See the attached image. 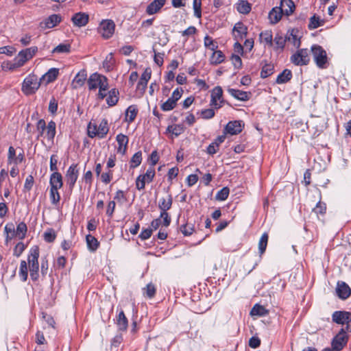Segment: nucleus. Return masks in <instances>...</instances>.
I'll list each match as a JSON object with an SVG mask.
<instances>
[{
	"label": "nucleus",
	"instance_id": "obj_33",
	"mask_svg": "<svg viewBox=\"0 0 351 351\" xmlns=\"http://www.w3.org/2000/svg\"><path fill=\"white\" fill-rule=\"evenodd\" d=\"M56 237L57 232L51 228H47L43 235L44 240L47 243L53 242L56 240Z\"/></svg>",
	"mask_w": 351,
	"mask_h": 351
},
{
	"label": "nucleus",
	"instance_id": "obj_49",
	"mask_svg": "<svg viewBox=\"0 0 351 351\" xmlns=\"http://www.w3.org/2000/svg\"><path fill=\"white\" fill-rule=\"evenodd\" d=\"M142 161V153L141 152H138L135 153L130 160V167L132 168H135L140 165Z\"/></svg>",
	"mask_w": 351,
	"mask_h": 351
},
{
	"label": "nucleus",
	"instance_id": "obj_9",
	"mask_svg": "<svg viewBox=\"0 0 351 351\" xmlns=\"http://www.w3.org/2000/svg\"><path fill=\"white\" fill-rule=\"evenodd\" d=\"M115 24L113 21L110 19L103 20L98 27V32L101 36L108 39L112 37L114 32Z\"/></svg>",
	"mask_w": 351,
	"mask_h": 351
},
{
	"label": "nucleus",
	"instance_id": "obj_42",
	"mask_svg": "<svg viewBox=\"0 0 351 351\" xmlns=\"http://www.w3.org/2000/svg\"><path fill=\"white\" fill-rule=\"evenodd\" d=\"M156 293V288L155 285L150 282L143 289V294L147 298L151 299L153 298Z\"/></svg>",
	"mask_w": 351,
	"mask_h": 351
},
{
	"label": "nucleus",
	"instance_id": "obj_54",
	"mask_svg": "<svg viewBox=\"0 0 351 351\" xmlns=\"http://www.w3.org/2000/svg\"><path fill=\"white\" fill-rule=\"evenodd\" d=\"M35 342L38 346H44L47 344V341L44 336L43 332L38 330L35 335Z\"/></svg>",
	"mask_w": 351,
	"mask_h": 351
},
{
	"label": "nucleus",
	"instance_id": "obj_29",
	"mask_svg": "<svg viewBox=\"0 0 351 351\" xmlns=\"http://www.w3.org/2000/svg\"><path fill=\"white\" fill-rule=\"evenodd\" d=\"M119 91L116 88H113L108 91L107 95L106 102L110 106H113L117 104L119 100Z\"/></svg>",
	"mask_w": 351,
	"mask_h": 351
},
{
	"label": "nucleus",
	"instance_id": "obj_39",
	"mask_svg": "<svg viewBox=\"0 0 351 351\" xmlns=\"http://www.w3.org/2000/svg\"><path fill=\"white\" fill-rule=\"evenodd\" d=\"M252 315L265 316L268 314V311L262 305L256 304L252 308Z\"/></svg>",
	"mask_w": 351,
	"mask_h": 351
},
{
	"label": "nucleus",
	"instance_id": "obj_1",
	"mask_svg": "<svg viewBox=\"0 0 351 351\" xmlns=\"http://www.w3.org/2000/svg\"><path fill=\"white\" fill-rule=\"evenodd\" d=\"M39 248L38 246L32 247L27 256L30 277L33 281H36L39 278Z\"/></svg>",
	"mask_w": 351,
	"mask_h": 351
},
{
	"label": "nucleus",
	"instance_id": "obj_36",
	"mask_svg": "<svg viewBox=\"0 0 351 351\" xmlns=\"http://www.w3.org/2000/svg\"><path fill=\"white\" fill-rule=\"evenodd\" d=\"M269 235L267 232H264L260 238L258 242V252L260 255L263 254L267 246Z\"/></svg>",
	"mask_w": 351,
	"mask_h": 351
},
{
	"label": "nucleus",
	"instance_id": "obj_43",
	"mask_svg": "<svg viewBox=\"0 0 351 351\" xmlns=\"http://www.w3.org/2000/svg\"><path fill=\"white\" fill-rule=\"evenodd\" d=\"M113 201L119 205L123 206L127 203L128 199L125 193L121 190H119L116 192Z\"/></svg>",
	"mask_w": 351,
	"mask_h": 351
},
{
	"label": "nucleus",
	"instance_id": "obj_12",
	"mask_svg": "<svg viewBox=\"0 0 351 351\" xmlns=\"http://www.w3.org/2000/svg\"><path fill=\"white\" fill-rule=\"evenodd\" d=\"M332 320L337 324L346 325L348 322L351 321V313L346 311H336L332 314Z\"/></svg>",
	"mask_w": 351,
	"mask_h": 351
},
{
	"label": "nucleus",
	"instance_id": "obj_37",
	"mask_svg": "<svg viewBox=\"0 0 351 351\" xmlns=\"http://www.w3.org/2000/svg\"><path fill=\"white\" fill-rule=\"evenodd\" d=\"M192 221H186V222L180 226V230L184 236H189L194 232L195 226Z\"/></svg>",
	"mask_w": 351,
	"mask_h": 351
},
{
	"label": "nucleus",
	"instance_id": "obj_44",
	"mask_svg": "<svg viewBox=\"0 0 351 351\" xmlns=\"http://www.w3.org/2000/svg\"><path fill=\"white\" fill-rule=\"evenodd\" d=\"M237 11L241 14H247L251 10L250 4L246 1H240L237 4Z\"/></svg>",
	"mask_w": 351,
	"mask_h": 351
},
{
	"label": "nucleus",
	"instance_id": "obj_15",
	"mask_svg": "<svg viewBox=\"0 0 351 351\" xmlns=\"http://www.w3.org/2000/svg\"><path fill=\"white\" fill-rule=\"evenodd\" d=\"M89 16L85 12L75 13L71 18L73 25L78 27H84L88 23Z\"/></svg>",
	"mask_w": 351,
	"mask_h": 351
},
{
	"label": "nucleus",
	"instance_id": "obj_53",
	"mask_svg": "<svg viewBox=\"0 0 351 351\" xmlns=\"http://www.w3.org/2000/svg\"><path fill=\"white\" fill-rule=\"evenodd\" d=\"M287 40V38H284L282 36L277 34L275 36L274 40L275 45H276V49H283Z\"/></svg>",
	"mask_w": 351,
	"mask_h": 351
},
{
	"label": "nucleus",
	"instance_id": "obj_3",
	"mask_svg": "<svg viewBox=\"0 0 351 351\" xmlns=\"http://www.w3.org/2000/svg\"><path fill=\"white\" fill-rule=\"evenodd\" d=\"M108 131L109 128L106 119H102L98 125L96 123L90 122L87 128L88 135L90 138L97 136L103 138L108 134Z\"/></svg>",
	"mask_w": 351,
	"mask_h": 351
},
{
	"label": "nucleus",
	"instance_id": "obj_5",
	"mask_svg": "<svg viewBox=\"0 0 351 351\" xmlns=\"http://www.w3.org/2000/svg\"><path fill=\"white\" fill-rule=\"evenodd\" d=\"M87 84L89 90H96L100 87H105V85L108 84V78L97 73H94L90 75L87 80ZM104 89V88H102Z\"/></svg>",
	"mask_w": 351,
	"mask_h": 351
},
{
	"label": "nucleus",
	"instance_id": "obj_38",
	"mask_svg": "<svg viewBox=\"0 0 351 351\" xmlns=\"http://www.w3.org/2000/svg\"><path fill=\"white\" fill-rule=\"evenodd\" d=\"M26 232H27V226L23 221H21V223H19L17 225V226L16 228V230H15L16 237H16L19 239H23L25 238Z\"/></svg>",
	"mask_w": 351,
	"mask_h": 351
},
{
	"label": "nucleus",
	"instance_id": "obj_61",
	"mask_svg": "<svg viewBox=\"0 0 351 351\" xmlns=\"http://www.w3.org/2000/svg\"><path fill=\"white\" fill-rule=\"evenodd\" d=\"M322 25L319 21V18L315 16H313L310 19V23L308 24V27L310 29H315L319 27Z\"/></svg>",
	"mask_w": 351,
	"mask_h": 351
},
{
	"label": "nucleus",
	"instance_id": "obj_45",
	"mask_svg": "<svg viewBox=\"0 0 351 351\" xmlns=\"http://www.w3.org/2000/svg\"><path fill=\"white\" fill-rule=\"evenodd\" d=\"M71 51V45L62 43L52 50L53 53H68Z\"/></svg>",
	"mask_w": 351,
	"mask_h": 351
},
{
	"label": "nucleus",
	"instance_id": "obj_16",
	"mask_svg": "<svg viewBox=\"0 0 351 351\" xmlns=\"http://www.w3.org/2000/svg\"><path fill=\"white\" fill-rule=\"evenodd\" d=\"M336 292L338 297L342 300H346L351 295V289L345 282H338Z\"/></svg>",
	"mask_w": 351,
	"mask_h": 351
},
{
	"label": "nucleus",
	"instance_id": "obj_13",
	"mask_svg": "<svg viewBox=\"0 0 351 351\" xmlns=\"http://www.w3.org/2000/svg\"><path fill=\"white\" fill-rule=\"evenodd\" d=\"M62 21L60 14H53L40 22L39 27L42 29H51L57 26Z\"/></svg>",
	"mask_w": 351,
	"mask_h": 351
},
{
	"label": "nucleus",
	"instance_id": "obj_22",
	"mask_svg": "<svg viewBox=\"0 0 351 351\" xmlns=\"http://www.w3.org/2000/svg\"><path fill=\"white\" fill-rule=\"evenodd\" d=\"M233 34L237 40H242L247 35V27L242 23H237L233 28Z\"/></svg>",
	"mask_w": 351,
	"mask_h": 351
},
{
	"label": "nucleus",
	"instance_id": "obj_27",
	"mask_svg": "<svg viewBox=\"0 0 351 351\" xmlns=\"http://www.w3.org/2000/svg\"><path fill=\"white\" fill-rule=\"evenodd\" d=\"M284 14L280 7L274 8L269 13V19L272 24L277 23Z\"/></svg>",
	"mask_w": 351,
	"mask_h": 351
},
{
	"label": "nucleus",
	"instance_id": "obj_52",
	"mask_svg": "<svg viewBox=\"0 0 351 351\" xmlns=\"http://www.w3.org/2000/svg\"><path fill=\"white\" fill-rule=\"evenodd\" d=\"M177 102H176L171 97H169L165 102L161 105V109L163 111H169L173 110Z\"/></svg>",
	"mask_w": 351,
	"mask_h": 351
},
{
	"label": "nucleus",
	"instance_id": "obj_58",
	"mask_svg": "<svg viewBox=\"0 0 351 351\" xmlns=\"http://www.w3.org/2000/svg\"><path fill=\"white\" fill-rule=\"evenodd\" d=\"M155 176V169L153 167H149L147 170L146 171V173L143 175V179L147 180V182H151Z\"/></svg>",
	"mask_w": 351,
	"mask_h": 351
},
{
	"label": "nucleus",
	"instance_id": "obj_34",
	"mask_svg": "<svg viewBox=\"0 0 351 351\" xmlns=\"http://www.w3.org/2000/svg\"><path fill=\"white\" fill-rule=\"evenodd\" d=\"M138 109L135 106H130L125 112V121L132 123L136 118Z\"/></svg>",
	"mask_w": 351,
	"mask_h": 351
},
{
	"label": "nucleus",
	"instance_id": "obj_25",
	"mask_svg": "<svg viewBox=\"0 0 351 351\" xmlns=\"http://www.w3.org/2000/svg\"><path fill=\"white\" fill-rule=\"evenodd\" d=\"M50 186L51 188L60 189L62 186V177L58 172H53L50 177Z\"/></svg>",
	"mask_w": 351,
	"mask_h": 351
},
{
	"label": "nucleus",
	"instance_id": "obj_62",
	"mask_svg": "<svg viewBox=\"0 0 351 351\" xmlns=\"http://www.w3.org/2000/svg\"><path fill=\"white\" fill-rule=\"evenodd\" d=\"M34 183V177L32 175H29L25 182L24 189L29 191L32 189Z\"/></svg>",
	"mask_w": 351,
	"mask_h": 351
},
{
	"label": "nucleus",
	"instance_id": "obj_10",
	"mask_svg": "<svg viewBox=\"0 0 351 351\" xmlns=\"http://www.w3.org/2000/svg\"><path fill=\"white\" fill-rule=\"evenodd\" d=\"M159 208L160 209V219H168L169 215L167 213L172 205V197L171 195L167 194L165 197L159 200Z\"/></svg>",
	"mask_w": 351,
	"mask_h": 351
},
{
	"label": "nucleus",
	"instance_id": "obj_7",
	"mask_svg": "<svg viewBox=\"0 0 351 351\" xmlns=\"http://www.w3.org/2000/svg\"><path fill=\"white\" fill-rule=\"evenodd\" d=\"M37 47H31L20 51L18 55L15 57L16 60V66H23L25 62L32 59L37 53Z\"/></svg>",
	"mask_w": 351,
	"mask_h": 351
},
{
	"label": "nucleus",
	"instance_id": "obj_2",
	"mask_svg": "<svg viewBox=\"0 0 351 351\" xmlns=\"http://www.w3.org/2000/svg\"><path fill=\"white\" fill-rule=\"evenodd\" d=\"M42 83L41 79L32 73L28 75L22 83L21 90L25 95L34 94L40 88Z\"/></svg>",
	"mask_w": 351,
	"mask_h": 351
},
{
	"label": "nucleus",
	"instance_id": "obj_64",
	"mask_svg": "<svg viewBox=\"0 0 351 351\" xmlns=\"http://www.w3.org/2000/svg\"><path fill=\"white\" fill-rule=\"evenodd\" d=\"M261 343V339L258 337H252L249 340V346L256 349L260 346Z\"/></svg>",
	"mask_w": 351,
	"mask_h": 351
},
{
	"label": "nucleus",
	"instance_id": "obj_20",
	"mask_svg": "<svg viewBox=\"0 0 351 351\" xmlns=\"http://www.w3.org/2000/svg\"><path fill=\"white\" fill-rule=\"evenodd\" d=\"M152 71L149 68H147L140 78L137 84L136 88L142 92H144L146 89L147 82L151 77Z\"/></svg>",
	"mask_w": 351,
	"mask_h": 351
},
{
	"label": "nucleus",
	"instance_id": "obj_8",
	"mask_svg": "<svg viewBox=\"0 0 351 351\" xmlns=\"http://www.w3.org/2000/svg\"><path fill=\"white\" fill-rule=\"evenodd\" d=\"M309 55L307 49H299L291 56V62L297 66L306 65L310 62Z\"/></svg>",
	"mask_w": 351,
	"mask_h": 351
},
{
	"label": "nucleus",
	"instance_id": "obj_17",
	"mask_svg": "<svg viewBox=\"0 0 351 351\" xmlns=\"http://www.w3.org/2000/svg\"><path fill=\"white\" fill-rule=\"evenodd\" d=\"M86 80L87 73L86 70L82 69L75 76L74 79L71 82L72 88L74 89H77L80 87H82L84 84Z\"/></svg>",
	"mask_w": 351,
	"mask_h": 351
},
{
	"label": "nucleus",
	"instance_id": "obj_18",
	"mask_svg": "<svg viewBox=\"0 0 351 351\" xmlns=\"http://www.w3.org/2000/svg\"><path fill=\"white\" fill-rule=\"evenodd\" d=\"M115 324L119 331L125 332L127 330L128 327V319L123 310H121L117 315Z\"/></svg>",
	"mask_w": 351,
	"mask_h": 351
},
{
	"label": "nucleus",
	"instance_id": "obj_19",
	"mask_svg": "<svg viewBox=\"0 0 351 351\" xmlns=\"http://www.w3.org/2000/svg\"><path fill=\"white\" fill-rule=\"evenodd\" d=\"M166 0H154L146 8V13L149 15H153L160 12L165 5Z\"/></svg>",
	"mask_w": 351,
	"mask_h": 351
},
{
	"label": "nucleus",
	"instance_id": "obj_47",
	"mask_svg": "<svg viewBox=\"0 0 351 351\" xmlns=\"http://www.w3.org/2000/svg\"><path fill=\"white\" fill-rule=\"evenodd\" d=\"M326 210V204L323 202H319L316 206L313 209V213L317 215V217H323Z\"/></svg>",
	"mask_w": 351,
	"mask_h": 351
},
{
	"label": "nucleus",
	"instance_id": "obj_35",
	"mask_svg": "<svg viewBox=\"0 0 351 351\" xmlns=\"http://www.w3.org/2000/svg\"><path fill=\"white\" fill-rule=\"evenodd\" d=\"M15 230H16V226L12 222L8 223L5 226V232L6 234V241L12 239L13 238H15L16 234H15Z\"/></svg>",
	"mask_w": 351,
	"mask_h": 351
},
{
	"label": "nucleus",
	"instance_id": "obj_14",
	"mask_svg": "<svg viewBox=\"0 0 351 351\" xmlns=\"http://www.w3.org/2000/svg\"><path fill=\"white\" fill-rule=\"evenodd\" d=\"M78 169H77V164H73L71 165L65 175V178L66 180L67 184H69L70 189H73L76 180L78 178Z\"/></svg>",
	"mask_w": 351,
	"mask_h": 351
},
{
	"label": "nucleus",
	"instance_id": "obj_51",
	"mask_svg": "<svg viewBox=\"0 0 351 351\" xmlns=\"http://www.w3.org/2000/svg\"><path fill=\"white\" fill-rule=\"evenodd\" d=\"M193 8L194 10V16L200 19L202 17V1L193 0Z\"/></svg>",
	"mask_w": 351,
	"mask_h": 351
},
{
	"label": "nucleus",
	"instance_id": "obj_46",
	"mask_svg": "<svg viewBox=\"0 0 351 351\" xmlns=\"http://www.w3.org/2000/svg\"><path fill=\"white\" fill-rule=\"evenodd\" d=\"M167 131L175 136H178L184 132V127L181 125H173L168 126Z\"/></svg>",
	"mask_w": 351,
	"mask_h": 351
},
{
	"label": "nucleus",
	"instance_id": "obj_63",
	"mask_svg": "<svg viewBox=\"0 0 351 351\" xmlns=\"http://www.w3.org/2000/svg\"><path fill=\"white\" fill-rule=\"evenodd\" d=\"M152 231L153 229L151 228L143 229L141 234H139V237L141 239V240H146L151 237Z\"/></svg>",
	"mask_w": 351,
	"mask_h": 351
},
{
	"label": "nucleus",
	"instance_id": "obj_23",
	"mask_svg": "<svg viewBox=\"0 0 351 351\" xmlns=\"http://www.w3.org/2000/svg\"><path fill=\"white\" fill-rule=\"evenodd\" d=\"M116 140L119 145L117 147V152L122 155L125 154L129 141L128 137L125 134H119L116 137Z\"/></svg>",
	"mask_w": 351,
	"mask_h": 351
},
{
	"label": "nucleus",
	"instance_id": "obj_24",
	"mask_svg": "<svg viewBox=\"0 0 351 351\" xmlns=\"http://www.w3.org/2000/svg\"><path fill=\"white\" fill-rule=\"evenodd\" d=\"M228 92L230 95H232L237 99L243 101H247L251 95L250 93L234 88H228Z\"/></svg>",
	"mask_w": 351,
	"mask_h": 351
},
{
	"label": "nucleus",
	"instance_id": "obj_21",
	"mask_svg": "<svg viewBox=\"0 0 351 351\" xmlns=\"http://www.w3.org/2000/svg\"><path fill=\"white\" fill-rule=\"evenodd\" d=\"M242 121H230L226 126L225 130L227 133L234 135L240 133L242 131Z\"/></svg>",
	"mask_w": 351,
	"mask_h": 351
},
{
	"label": "nucleus",
	"instance_id": "obj_48",
	"mask_svg": "<svg viewBox=\"0 0 351 351\" xmlns=\"http://www.w3.org/2000/svg\"><path fill=\"white\" fill-rule=\"evenodd\" d=\"M274 65L271 64H266L264 65L262 68L261 72V77L262 78H266L271 75L274 72Z\"/></svg>",
	"mask_w": 351,
	"mask_h": 351
},
{
	"label": "nucleus",
	"instance_id": "obj_55",
	"mask_svg": "<svg viewBox=\"0 0 351 351\" xmlns=\"http://www.w3.org/2000/svg\"><path fill=\"white\" fill-rule=\"evenodd\" d=\"M229 189L228 187H223L216 195V199L218 200L223 201L226 199L229 195Z\"/></svg>",
	"mask_w": 351,
	"mask_h": 351
},
{
	"label": "nucleus",
	"instance_id": "obj_31",
	"mask_svg": "<svg viewBox=\"0 0 351 351\" xmlns=\"http://www.w3.org/2000/svg\"><path fill=\"white\" fill-rule=\"evenodd\" d=\"M273 36L271 30H266L260 34V40L269 47L273 45Z\"/></svg>",
	"mask_w": 351,
	"mask_h": 351
},
{
	"label": "nucleus",
	"instance_id": "obj_57",
	"mask_svg": "<svg viewBox=\"0 0 351 351\" xmlns=\"http://www.w3.org/2000/svg\"><path fill=\"white\" fill-rule=\"evenodd\" d=\"M25 249V245H24L23 243H22V242L18 243L14 248L13 255L16 257H19L22 254V253L23 252Z\"/></svg>",
	"mask_w": 351,
	"mask_h": 351
},
{
	"label": "nucleus",
	"instance_id": "obj_50",
	"mask_svg": "<svg viewBox=\"0 0 351 351\" xmlns=\"http://www.w3.org/2000/svg\"><path fill=\"white\" fill-rule=\"evenodd\" d=\"M210 60L213 64H218L223 61L224 56L221 51H215L213 52Z\"/></svg>",
	"mask_w": 351,
	"mask_h": 351
},
{
	"label": "nucleus",
	"instance_id": "obj_40",
	"mask_svg": "<svg viewBox=\"0 0 351 351\" xmlns=\"http://www.w3.org/2000/svg\"><path fill=\"white\" fill-rule=\"evenodd\" d=\"M56 123L51 121L46 126V136L49 141H52L56 135Z\"/></svg>",
	"mask_w": 351,
	"mask_h": 351
},
{
	"label": "nucleus",
	"instance_id": "obj_41",
	"mask_svg": "<svg viewBox=\"0 0 351 351\" xmlns=\"http://www.w3.org/2000/svg\"><path fill=\"white\" fill-rule=\"evenodd\" d=\"M19 275L23 282H25L27 280L28 277V269L27 263L24 260L21 261Z\"/></svg>",
	"mask_w": 351,
	"mask_h": 351
},
{
	"label": "nucleus",
	"instance_id": "obj_59",
	"mask_svg": "<svg viewBox=\"0 0 351 351\" xmlns=\"http://www.w3.org/2000/svg\"><path fill=\"white\" fill-rule=\"evenodd\" d=\"M287 40L290 42L294 47L298 48L300 46V40L298 38L296 35H294L293 32H291L289 36L287 37Z\"/></svg>",
	"mask_w": 351,
	"mask_h": 351
},
{
	"label": "nucleus",
	"instance_id": "obj_28",
	"mask_svg": "<svg viewBox=\"0 0 351 351\" xmlns=\"http://www.w3.org/2000/svg\"><path fill=\"white\" fill-rule=\"evenodd\" d=\"M58 73V69L55 68L50 69L45 75L42 76V77H40L41 81L45 82L46 84H49L56 79Z\"/></svg>",
	"mask_w": 351,
	"mask_h": 351
},
{
	"label": "nucleus",
	"instance_id": "obj_26",
	"mask_svg": "<svg viewBox=\"0 0 351 351\" xmlns=\"http://www.w3.org/2000/svg\"><path fill=\"white\" fill-rule=\"evenodd\" d=\"M280 8L285 14L289 16L293 12L295 5L291 0H282Z\"/></svg>",
	"mask_w": 351,
	"mask_h": 351
},
{
	"label": "nucleus",
	"instance_id": "obj_11",
	"mask_svg": "<svg viewBox=\"0 0 351 351\" xmlns=\"http://www.w3.org/2000/svg\"><path fill=\"white\" fill-rule=\"evenodd\" d=\"M223 90L221 86L215 87L211 91V100L210 106H213L215 109H219L222 106L223 103Z\"/></svg>",
	"mask_w": 351,
	"mask_h": 351
},
{
	"label": "nucleus",
	"instance_id": "obj_30",
	"mask_svg": "<svg viewBox=\"0 0 351 351\" xmlns=\"http://www.w3.org/2000/svg\"><path fill=\"white\" fill-rule=\"evenodd\" d=\"M292 77V73L289 69H285L276 78L277 84H285L289 82Z\"/></svg>",
	"mask_w": 351,
	"mask_h": 351
},
{
	"label": "nucleus",
	"instance_id": "obj_56",
	"mask_svg": "<svg viewBox=\"0 0 351 351\" xmlns=\"http://www.w3.org/2000/svg\"><path fill=\"white\" fill-rule=\"evenodd\" d=\"M58 189H50V199L52 204H56L60 201V194L58 191Z\"/></svg>",
	"mask_w": 351,
	"mask_h": 351
},
{
	"label": "nucleus",
	"instance_id": "obj_32",
	"mask_svg": "<svg viewBox=\"0 0 351 351\" xmlns=\"http://www.w3.org/2000/svg\"><path fill=\"white\" fill-rule=\"evenodd\" d=\"M86 239L88 250L91 252L96 251L99 246L97 239L90 234H88Z\"/></svg>",
	"mask_w": 351,
	"mask_h": 351
},
{
	"label": "nucleus",
	"instance_id": "obj_6",
	"mask_svg": "<svg viewBox=\"0 0 351 351\" xmlns=\"http://www.w3.org/2000/svg\"><path fill=\"white\" fill-rule=\"evenodd\" d=\"M348 341V335L346 332V329L342 328L332 339L331 342V349L333 351H340L347 345Z\"/></svg>",
	"mask_w": 351,
	"mask_h": 351
},
{
	"label": "nucleus",
	"instance_id": "obj_4",
	"mask_svg": "<svg viewBox=\"0 0 351 351\" xmlns=\"http://www.w3.org/2000/svg\"><path fill=\"white\" fill-rule=\"evenodd\" d=\"M311 51L316 65L320 69L327 67L328 58L326 51L319 45H314Z\"/></svg>",
	"mask_w": 351,
	"mask_h": 351
},
{
	"label": "nucleus",
	"instance_id": "obj_60",
	"mask_svg": "<svg viewBox=\"0 0 351 351\" xmlns=\"http://www.w3.org/2000/svg\"><path fill=\"white\" fill-rule=\"evenodd\" d=\"M204 45L212 51H214L217 47L213 40L208 36L204 38Z\"/></svg>",
	"mask_w": 351,
	"mask_h": 351
}]
</instances>
